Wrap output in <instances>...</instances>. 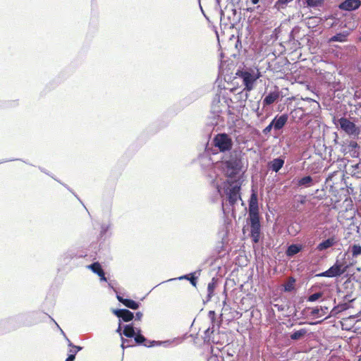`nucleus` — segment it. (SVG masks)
Instances as JSON below:
<instances>
[{
  "instance_id": "f257e3e1",
  "label": "nucleus",
  "mask_w": 361,
  "mask_h": 361,
  "mask_svg": "<svg viewBox=\"0 0 361 361\" xmlns=\"http://www.w3.org/2000/svg\"><path fill=\"white\" fill-rule=\"evenodd\" d=\"M304 102L305 104L303 106L297 107L291 111L290 116L293 120H301L306 115L312 114L314 110L319 108V104L314 99L306 98L304 99Z\"/></svg>"
},
{
  "instance_id": "f03ea898",
  "label": "nucleus",
  "mask_w": 361,
  "mask_h": 361,
  "mask_svg": "<svg viewBox=\"0 0 361 361\" xmlns=\"http://www.w3.org/2000/svg\"><path fill=\"white\" fill-rule=\"evenodd\" d=\"M229 187L225 190V194L228 204L232 207V211L234 212V206L239 200H241L240 184H235V182H228Z\"/></svg>"
},
{
  "instance_id": "7ed1b4c3",
  "label": "nucleus",
  "mask_w": 361,
  "mask_h": 361,
  "mask_svg": "<svg viewBox=\"0 0 361 361\" xmlns=\"http://www.w3.org/2000/svg\"><path fill=\"white\" fill-rule=\"evenodd\" d=\"M224 171L229 178L235 177L242 169L241 160L237 157H231L224 161Z\"/></svg>"
},
{
  "instance_id": "20e7f679",
  "label": "nucleus",
  "mask_w": 361,
  "mask_h": 361,
  "mask_svg": "<svg viewBox=\"0 0 361 361\" xmlns=\"http://www.w3.org/2000/svg\"><path fill=\"white\" fill-rule=\"evenodd\" d=\"M236 75L243 80L244 90L247 92L254 89L257 80L260 77L259 73L253 75L247 71H238Z\"/></svg>"
},
{
  "instance_id": "39448f33",
  "label": "nucleus",
  "mask_w": 361,
  "mask_h": 361,
  "mask_svg": "<svg viewBox=\"0 0 361 361\" xmlns=\"http://www.w3.org/2000/svg\"><path fill=\"white\" fill-rule=\"evenodd\" d=\"M213 142L214 145L221 152L230 151L233 147L232 139L226 133L217 134L214 137Z\"/></svg>"
},
{
  "instance_id": "423d86ee",
  "label": "nucleus",
  "mask_w": 361,
  "mask_h": 361,
  "mask_svg": "<svg viewBox=\"0 0 361 361\" xmlns=\"http://www.w3.org/2000/svg\"><path fill=\"white\" fill-rule=\"evenodd\" d=\"M250 221V235L254 243H257L260 237V221L259 216H249Z\"/></svg>"
},
{
  "instance_id": "0eeeda50",
  "label": "nucleus",
  "mask_w": 361,
  "mask_h": 361,
  "mask_svg": "<svg viewBox=\"0 0 361 361\" xmlns=\"http://www.w3.org/2000/svg\"><path fill=\"white\" fill-rule=\"evenodd\" d=\"M338 123L340 125L341 128L348 135H357L358 133L355 124L348 118H341L338 120Z\"/></svg>"
},
{
  "instance_id": "6e6552de",
  "label": "nucleus",
  "mask_w": 361,
  "mask_h": 361,
  "mask_svg": "<svg viewBox=\"0 0 361 361\" xmlns=\"http://www.w3.org/2000/svg\"><path fill=\"white\" fill-rule=\"evenodd\" d=\"M345 271V269L343 268V264H338V262L335 263V264L331 267L326 271L319 274L320 276H326V277H334L337 276H341Z\"/></svg>"
},
{
  "instance_id": "1a4fd4ad",
  "label": "nucleus",
  "mask_w": 361,
  "mask_h": 361,
  "mask_svg": "<svg viewBox=\"0 0 361 361\" xmlns=\"http://www.w3.org/2000/svg\"><path fill=\"white\" fill-rule=\"evenodd\" d=\"M280 96H281V94H280L279 87L275 86V90L269 92L268 94L266 95L264 97V98L263 99V101H262L263 107H265V106H269V105L274 104V102L278 101Z\"/></svg>"
},
{
  "instance_id": "9d476101",
  "label": "nucleus",
  "mask_w": 361,
  "mask_h": 361,
  "mask_svg": "<svg viewBox=\"0 0 361 361\" xmlns=\"http://www.w3.org/2000/svg\"><path fill=\"white\" fill-rule=\"evenodd\" d=\"M249 216H259L257 194L253 192L249 200Z\"/></svg>"
},
{
  "instance_id": "9b49d317",
  "label": "nucleus",
  "mask_w": 361,
  "mask_h": 361,
  "mask_svg": "<svg viewBox=\"0 0 361 361\" xmlns=\"http://www.w3.org/2000/svg\"><path fill=\"white\" fill-rule=\"evenodd\" d=\"M360 0H345L339 4L338 8L342 11H352L360 8Z\"/></svg>"
},
{
  "instance_id": "f8f14e48",
  "label": "nucleus",
  "mask_w": 361,
  "mask_h": 361,
  "mask_svg": "<svg viewBox=\"0 0 361 361\" xmlns=\"http://www.w3.org/2000/svg\"><path fill=\"white\" fill-rule=\"evenodd\" d=\"M113 313L125 322H130L134 318L133 313L127 309L114 310Z\"/></svg>"
},
{
  "instance_id": "ddd939ff",
  "label": "nucleus",
  "mask_w": 361,
  "mask_h": 361,
  "mask_svg": "<svg viewBox=\"0 0 361 361\" xmlns=\"http://www.w3.org/2000/svg\"><path fill=\"white\" fill-rule=\"evenodd\" d=\"M288 119L287 114H282L281 116H276L272 120L271 123L274 126V128L276 130H281L286 124Z\"/></svg>"
},
{
  "instance_id": "4468645a",
  "label": "nucleus",
  "mask_w": 361,
  "mask_h": 361,
  "mask_svg": "<svg viewBox=\"0 0 361 361\" xmlns=\"http://www.w3.org/2000/svg\"><path fill=\"white\" fill-rule=\"evenodd\" d=\"M338 242V240L336 237L332 236L331 238H329L328 239L323 240L320 243L318 244L317 246V250L319 251H323L324 250H326L334 245H336Z\"/></svg>"
},
{
  "instance_id": "2eb2a0df",
  "label": "nucleus",
  "mask_w": 361,
  "mask_h": 361,
  "mask_svg": "<svg viewBox=\"0 0 361 361\" xmlns=\"http://www.w3.org/2000/svg\"><path fill=\"white\" fill-rule=\"evenodd\" d=\"M88 269H91L94 273L97 274L102 281H106L104 271L99 262H94L87 267Z\"/></svg>"
},
{
  "instance_id": "dca6fc26",
  "label": "nucleus",
  "mask_w": 361,
  "mask_h": 361,
  "mask_svg": "<svg viewBox=\"0 0 361 361\" xmlns=\"http://www.w3.org/2000/svg\"><path fill=\"white\" fill-rule=\"evenodd\" d=\"M118 300L121 302L123 305L127 307L128 308L132 309V310H137L139 308V302L131 300V299H126L123 298L122 296L117 295Z\"/></svg>"
},
{
  "instance_id": "f3484780",
  "label": "nucleus",
  "mask_w": 361,
  "mask_h": 361,
  "mask_svg": "<svg viewBox=\"0 0 361 361\" xmlns=\"http://www.w3.org/2000/svg\"><path fill=\"white\" fill-rule=\"evenodd\" d=\"M284 160L281 158L274 159L269 163V168L275 172H278L283 166Z\"/></svg>"
},
{
  "instance_id": "a211bd4d",
  "label": "nucleus",
  "mask_w": 361,
  "mask_h": 361,
  "mask_svg": "<svg viewBox=\"0 0 361 361\" xmlns=\"http://www.w3.org/2000/svg\"><path fill=\"white\" fill-rule=\"evenodd\" d=\"M302 250V246L299 245L293 244L288 246L286 250L288 256H293Z\"/></svg>"
},
{
  "instance_id": "6ab92c4d",
  "label": "nucleus",
  "mask_w": 361,
  "mask_h": 361,
  "mask_svg": "<svg viewBox=\"0 0 361 361\" xmlns=\"http://www.w3.org/2000/svg\"><path fill=\"white\" fill-rule=\"evenodd\" d=\"M327 310L328 307H315L312 310L310 314L312 317H322L326 314Z\"/></svg>"
},
{
  "instance_id": "aec40b11",
  "label": "nucleus",
  "mask_w": 361,
  "mask_h": 361,
  "mask_svg": "<svg viewBox=\"0 0 361 361\" xmlns=\"http://www.w3.org/2000/svg\"><path fill=\"white\" fill-rule=\"evenodd\" d=\"M307 331L306 329H301L293 332L292 334H290V337L292 340L297 341L302 338L307 334Z\"/></svg>"
},
{
  "instance_id": "412c9836",
  "label": "nucleus",
  "mask_w": 361,
  "mask_h": 361,
  "mask_svg": "<svg viewBox=\"0 0 361 361\" xmlns=\"http://www.w3.org/2000/svg\"><path fill=\"white\" fill-rule=\"evenodd\" d=\"M136 332L132 324H128L124 326L123 334L128 338H133L135 336Z\"/></svg>"
},
{
  "instance_id": "4be33fe9",
  "label": "nucleus",
  "mask_w": 361,
  "mask_h": 361,
  "mask_svg": "<svg viewBox=\"0 0 361 361\" xmlns=\"http://www.w3.org/2000/svg\"><path fill=\"white\" fill-rule=\"evenodd\" d=\"M312 184V178L310 176H305L298 181V186L310 187Z\"/></svg>"
},
{
  "instance_id": "5701e85b",
  "label": "nucleus",
  "mask_w": 361,
  "mask_h": 361,
  "mask_svg": "<svg viewBox=\"0 0 361 361\" xmlns=\"http://www.w3.org/2000/svg\"><path fill=\"white\" fill-rule=\"evenodd\" d=\"M135 341L137 344H143L145 346H150L149 345H147V343H145V342L147 341V339L145 338L144 336H142L140 334V329H138L137 333L135 334Z\"/></svg>"
},
{
  "instance_id": "b1692460",
  "label": "nucleus",
  "mask_w": 361,
  "mask_h": 361,
  "mask_svg": "<svg viewBox=\"0 0 361 361\" xmlns=\"http://www.w3.org/2000/svg\"><path fill=\"white\" fill-rule=\"evenodd\" d=\"M295 280L293 277H290L288 281L283 285L284 291L290 292L295 288Z\"/></svg>"
},
{
  "instance_id": "393cba45",
  "label": "nucleus",
  "mask_w": 361,
  "mask_h": 361,
  "mask_svg": "<svg viewBox=\"0 0 361 361\" xmlns=\"http://www.w3.org/2000/svg\"><path fill=\"white\" fill-rule=\"evenodd\" d=\"M347 36H348L347 34L338 33V34H336V35L333 36L330 39V41L331 42H345L347 40Z\"/></svg>"
},
{
  "instance_id": "a878e982",
  "label": "nucleus",
  "mask_w": 361,
  "mask_h": 361,
  "mask_svg": "<svg viewBox=\"0 0 361 361\" xmlns=\"http://www.w3.org/2000/svg\"><path fill=\"white\" fill-rule=\"evenodd\" d=\"M67 341L68 346L71 348L68 351L69 354L74 355V356H75L78 352L82 349V348L74 345L69 339H67Z\"/></svg>"
},
{
  "instance_id": "bb28decb",
  "label": "nucleus",
  "mask_w": 361,
  "mask_h": 361,
  "mask_svg": "<svg viewBox=\"0 0 361 361\" xmlns=\"http://www.w3.org/2000/svg\"><path fill=\"white\" fill-rule=\"evenodd\" d=\"M293 0H277L275 3V7L278 9H284L287 4Z\"/></svg>"
},
{
  "instance_id": "cd10ccee",
  "label": "nucleus",
  "mask_w": 361,
  "mask_h": 361,
  "mask_svg": "<svg viewBox=\"0 0 361 361\" xmlns=\"http://www.w3.org/2000/svg\"><path fill=\"white\" fill-rule=\"evenodd\" d=\"M323 296L322 292H317L308 296L307 298V302H314L320 299Z\"/></svg>"
},
{
  "instance_id": "c85d7f7f",
  "label": "nucleus",
  "mask_w": 361,
  "mask_h": 361,
  "mask_svg": "<svg viewBox=\"0 0 361 361\" xmlns=\"http://www.w3.org/2000/svg\"><path fill=\"white\" fill-rule=\"evenodd\" d=\"M323 3L324 0H307V4L310 7L320 6Z\"/></svg>"
},
{
  "instance_id": "c756f323",
  "label": "nucleus",
  "mask_w": 361,
  "mask_h": 361,
  "mask_svg": "<svg viewBox=\"0 0 361 361\" xmlns=\"http://www.w3.org/2000/svg\"><path fill=\"white\" fill-rule=\"evenodd\" d=\"M350 250L353 257H357L361 254V246L359 245H353L350 247Z\"/></svg>"
},
{
  "instance_id": "7c9ffc66",
  "label": "nucleus",
  "mask_w": 361,
  "mask_h": 361,
  "mask_svg": "<svg viewBox=\"0 0 361 361\" xmlns=\"http://www.w3.org/2000/svg\"><path fill=\"white\" fill-rule=\"evenodd\" d=\"M185 279L190 281V283L193 286H196L197 284V278L195 277L193 275H191L190 276L189 275H185L183 276H180L179 279Z\"/></svg>"
},
{
  "instance_id": "2f4dec72",
  "label": "nucleus",
  "mask_w": 361,
  "mask_h": 361,
  "mask_svg": "<svg viewBox=\"0 0 361 361\" xmlns=\"http://www.w3.org/2000/svg\"><path fill=\"white\" fill-rule=\"evenodd\" d=\"M214 288H215L214 283L212 282L208 284L207 290H208L209 296L212 295L214 293Z\"/></svg>"
},
{
  "instance_id": "473e14b6",
  "label": "nucleus",
  "mask_w": 361,
  "mask_h": 361,
  "mask_svg": "<svg viewBox=\"0 0 361 361\" xmlns=\"http://www.w3.org/2000/svg\"><path fill=\"white\" fill-rule=\"evenodd\" d=\"M274 128V126L272 125L271 122L263 130V133L264 135L269 134L271 129Z\"/></svg>"
},
{
  "instance_id": "72a5a7b5",
  "label": "nucleus",
  "mask_w": 361,
  "mask_h": 361,
  "mask_svg": "<svg viewBox=\"0 0 361 361\" xmlns=\"http://www.w3.org/2000/svg\"><path fill=\"white\" fill-rule=\"evenodd\" d=\"M352 149L358 148V145L355 141H350L348 145Z\"/></svg>"
},
{
  "instance_id": "f704fd0d",
  "label": "nucleus",
  "mask_w": 361,
  "mask_h": 361,
  "mask_svg": "<svg viewBox=\"0 0 361 361\" xmlns=\"http://www.w3.org/2000/svg\"><path fill=\"white\" fill-rule=\"evenodd\" d=\"M122 339V344H121V347L123 348H126V347H128L130 346L128 344H127L128 343V341L126 340V339H124L123 338H121Z\"/></svg>"
},
{
  "instance_id": "c9c22d12",
  "label": "nucleus",
  "mask_w": 361,
  "mask_h": 361,
  "mask_svg": "<svg viewBox=\"0 0 361 361\" xmlns=\"http://www.w3.org/2000/svg\"><path fill=\"white\" fill-rule=\"evenodd\" d=\"M143 314L142 312H136L135 314V319L136 320H141Z\"/></svg>"
},
{
  "instance_id": "e433bc0d",
  "label": "nucleus",
  "mask_w": 361,
  "mask_h": 361,
  "mask_svg": "<svg viewBox=\"0 0 361 361\" xmlns=\"http://www.w3.org/2000/svg\"><path fill=\"white\" fill-rule=\"evenodd\" d=\"M75 356L74 355H68V357L66 358V361H74Z\"/></svg>"
},
{
  "instance_id": "4c0bfd02",
  "label": "nucleus",
  "mask_w": 361,
  "mask_h": 361,
  "mask_svg": "<svg viewBox=\"0 0 361 361\" xmlns=\"http://www.w3.org/2000/svg\"><path fill=\"white\" fill-rule=\"evenodd\" d=\"M209 317L212 319V320H214L215 317V312L214 311H209Z\"/></svg>"
},
{
  "instance_id": "58836bf2",
  "label": "nucleus",
  "mask_w": 361,
  "mask_h": 361,
  "mask_svg": "<svg viewBox=\"0 0 361 361\" xmlns=\"http://www.w3.org/2000/svg\"><path fill=\"white\" fill-rule=\"evenodd\" d=\"M116 332L119 333L121 335L123 334L121 333V325L119 324L118 329H116Z\"/></svg>"
},
{
  "instance_id": "ea45409f",
  "label": "nucleus",
  "mask_w": 361,
  "mask_h": 361,
  "mask_svg": "<svg viewBox=\"0 0 361 361\" xmlns=\"http://www.w3.org/2000/svg\"><path fill=\"white\" fill-rule=\"evenodd\" d=\"M252 4H257L259 2V0H251Z\"/></svg>"
},
{
  "instance_id": "a19ab883",
  "label": "nucleus",
  "mask_w": 361,
  "mask_h": 361,
  "mask_svg": "<svg viewBox=\"0 0 361 361\" xmlns=\"http://www.w3.org/2000/svg\"><path fill=\"white\" fill-rule=\"evenodd\" d=\"M213 342H214V343H219V341H215L214 340H213Z\"/></svg>"
},
{
  "instance_id": "79ce46f5",
  "label": "nucleus",
  "mask_w": 361,
  "mask_h": 361,
  "mask_svg": "<svg viewBox=\"0 0 361 361\" xmlns=\"http://www.w3.org/2000/svg\"><path fill=\"white\" fill-rule=\"evenodd\" d=\"M355 166V168H358V164H356Z\"/></svg>"
}]
</instances>
